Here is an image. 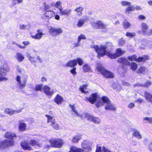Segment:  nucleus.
Wrapping results in <instances>:
<instances>
[{"mask_svg":"<svg viewBox=\"0 0 152 152\" xmlns=\"http://www.w3.org/2000/svg\"><path fill=\"white\" fill-rule=\"evenodd\" d=\"M104 104L102 101V102L101 100H99L95 104V106L97 107L98 108L100 106H102Z\"/></svg>","mask_w":152,"mask_h":152,"instance_id":"obj_47","label":"nucleus"},{"mask_svg":"<svg viewBox=\"0 0 152 152\" xmlns=\"http://www.w3.org/2000/svg\"><path fill=\"white\" fill-rule=\"evenodd\" d=\"M121 4L123 6H130L131 3L127 1H122L121 2Z\"/></svg>","mask_w":152,"mask_h":152,"instance_id":"obj_50","label":"nucleus"},{"mask_svg":"<svg viewBox=\"0 0 152 152\" xmlns=\"http://www.w3.org/2000/svg\"><path fill=\"white\" fill-rule=\"evenodd\" d=\"M81 135L79 134L75 135L72 138V142L74 143H78L79 140H80Z\"/></svg>","mask_w":152,"mask_h":152,"instance_id":"obj_27","label":"nucleus"},{"mask_svg":"<svg viewBox=\"0 0 152 152\" xmlns=\"http://www.w3.org/2000/svg\"><path fill=\"white\" fill-rule=\"evenodd\" d=\"M16 81L19 83V86L20 89L24 88L26 86L27 81L26 78H24L22 80V83L20 77L19 75H17L16 77Z\"/></svg>","mask_w":152,"mask_h":152,"instance_id":"obj_15","label":"nucleus"},{"mask_svg":"<svg viewBox=\"0 0 152 152\" xmlns=\"http://www.w3.org/2000/svg\"><path fill=\"white\" fill-rule=\"evenodd\" d=\"M85 22V20L83 19H79L77 23V26L79 27H80L82 26Z\"/></svg>","mask_w":152,"mask_h":152,"instance_id":"obj_40","label":"nucleus"},{"mask_svg":"<svg viewBox=\"0 0 152 152\" xmlns=\"http://www.w3.org/2000/svg\"><path fill=\"white\" fill-rule=\"evenodd\" d=\"M135 102H138L139 103H141L143 102V99L140 98H139L135 101Z\"/></svg>","mask_w":152,"mask_h":152,"instance_id":"obj_59","label":"nucleus"},{"mask_svg":"<svg viewBox=\"0 0 152 152\" xmlns=\"http://www.w3.org/2000/svg\"><path fill=\"white\" fill-rule=\"evenodd\" d=\"M101 100L104 104H106L111 103V101L109 98L106 96H103L101 98Z\"/></svg>","mask_w":152,"mask_h":152,"instance_id":"obj_29","label":"nucleus"},{"mask_svg":"<svg viewBox=\"0 0 152 152\" xmlns=\"http://www.w3.org/2000/svg\"><path fill=\"white\" fill-rule=\"evenodd\" d=\"M85 117L87 120L93 122L95 124H99L101 121L100 119L99 118L94 117L88 113L85 114Z\"/></svg>","mask_w":152,"mask_h":152,"instance_id":"obj_13","label":"nucleus"},{"mask_svg":"<svg viewBox=\"0 0 152 152\" xmlns=\"http://www.w3.org/2000/svg\"><path fill=\"white\" fill-rule=\"evenodd\" d=\"M131 26L130 23L127 21H124L123 23V26L124 28L125 29L128 28Z\"/></svg>","mask_w":152,"mask_h":152,"instance_id":"obj_39","label":"nucleus"},{"mask_svg":"<svg viewBox=\"0 0 152 152\" xmlns=\"http://www.w3.org/2000/svg\"><path fill=\"white\" fill-rule=\"evenodd\" d=\"M82 69L84 73L92 72L90 66L87 64H85L83 66Z\"/></svg>","mask_w":152,"mask_h":152,"instance_id":"obj_24","label":"nucleus"},{"mask_svg":"<svg viewBox=\"0 0 152 152\" xmlns=\"http://www.w3.org/2000/svg\"><path fill=\"white\" fill-rule=\"evenodd\" d=\"M98 94L94 93L91 94L89 97H86L85 100L86 102H88L91 104H94L96 101L97 99Z\"/></svg>","mask_w":152,"mask_h":152,"instance_id":"obj_14","label":"nucleus"},{"mask_svg":"<svg viewBox=\"0 0 152 152\" xmlns=\"http://www.w3.org/2000/svg\"><path fill=\"white\" fill-rule=\"evenodd\" d=\"M134 104L132 102L130 103L128 105V107L130 109H132L134 106Z\"/></svg>","mask_w":152,"mask_h":152,"instance_id":"obj_55","label":"nucleus"},{"mask_svg":"<svg viewBox=\"0 0 152 152\" xmlns=\"http://www.w3.org/2000/svg\"><path fill=\"white\" fill-rule=\"evenodd\" d=\"M152 82L149 80H147L145 83L143 84L142 87L148 88L152 84Z\"/></svg>","mask_w":152,"mask_h":152,"instance_id":"obj_46","label":"nucleus"},{"mask_svg":"<svg viewBox=\"0 0 152 152\" xmlns=\"http://www.w3.org/2000/svg\"><path fill=\"white\" fill-rule=\"evenodd\" d=\"M133 136H134L138 139L142 138V136L139 132L137 130H134L133 134Z\"/></svg>","mask_w":152,"mask_h":152,"instance_id":"obj_32","label":"nucleus"},{"mask_svg":"<svg viewBox=\"0 0 152 152\" xmlns=\"http://www.w3.org/2000/svg\"><path fill=\"white\" fill-rule=\"evenodd\" d=\"M22 43L24 45V46H25L26 45H28L30 44V42L29 41H23Z\"/></svg>","mask_w":152,"mask_h":152,"instance_id":"obj_57","label":"nucleus"},{"mask_svg":"<svg viewBox=\"0 0 152 152\" xmlns=\"http://www.w3.org/2000/svg\"><path fill=\"white\" fill-rule=\"evenodd\" d=\"M141 28L142 33L146 34L147 30L148 29V26L146 23H142L141 24Z\"/></svg>","mask_w":152,"mask_h":152,"instance_id":"obj_22","label":"nucleus"},{"mask_svg":"<svg viewBox=\"0 0 152 152\" xmlns=\"http://www.w3.org/2000/svg\"><path fill=\"white\" fill-rule=\"evenodd\" d=\"M102 147L100 146H97L96 149V152H102L101 151Z\"/></svg>","mask_w":152,"mask_h":152,"instance_id":"obj_54","label":"nucleus"},{"mask_svg":"<svg viewBox=\"0 0 152 152\" xmlns=\"http://www.w3.org/2000/svg\"><path fill=\"white\" fill-rule=\"evenodd\" d=\"M143 120L145 123H148L152 124V117H145L143 118Z\"/></svg>","mask_w":152,"mask_h":152,"instance_id":"obj_35","label":"nucleus"},{"mask_svg":"<svg viewBox=\"0 0 152 152\" xmlns=\"http://www.w3.org/2000/svg\"><path fill=\"white\" fill-rule=\"evenodd\" d=\"M17 58L19 62H21L24 59V57L21 54L19 53H16Z\"/></svg>","mask_w":152,"mask_h":152,"instance_id":"obj_34","label":"nucleus"},{"mask_svg":"<svg viewBox=\"0 0 152 152\" xmlns=\"http://www.w3.org/2000/svg\"><path fill=\"white\" fill-rule=\"evenodd\" d=\"M13 44H14L16 46H17L18 47H19L20 48L22 49H24L26 48V47L25 46H22L20 44H19L18 43H16L15 42H13L12 43Z\"/></svg>","mask_w":152,"mask_h":152,"instance_id":"obj_52","label":"nucleus"},{"mask_svg":"<svg viewBox=\"0 0 152 152\" xmlns=\"http://www.w3.org/2000/svg\"><path fill=\"white\" fill-rule=\"evenodd\" d=\"M105 109L106 110L115 111L116 110V107L113 104L110 103L106 104L105 107Z\"/></svg>","mask_w":152,"mask_h":152,"instance_id":"obj_26","label":"nucleus"},{"mask_svg":"<svg viewBox=\"0 0 152 152\" xmlns=\"http://www.w3.org/2000/svg\"><path fill=\"white\" fill-rule=\"evenodd\" d=\"M76 68L75 67H72V69H71L70 71V73L72 74L73 76H75L77 74V72L76 71Z\"/></svg>","mask_w":152,"mask_h":152,"instance_id":"obj_45","label":"nucleus"},{"mask_svg":"<svg viewBox=\"0 0 152 152\" xmlns=\"http://www.w3.org/2000/svg\"><path fill=\"white\" fill-rule=\"evenodd\" d=\"M69 152H83V151L81 148L73 146L70 148Z\"/></svg>","mask_w":152,"mask_h":152,"instance_id":"obj_30","label":"nucleus"},{"mask_svg":"<svg viewBox=\"0 0 152 152\" xmlns=\"http://www.w3.org/2000/svg\"><path fill=\"white\" fill-rule=\"evenodd\" d=\"M86 39V37L83 34L80 35L78 37V42H80L81 39Z\"/></svg>","mask_w":152,"mask_h":152,"instance_id":"obj_48","label":"nucleus"},{"mask_svg":"<svg viewBox=\"0 0 152 152\" xmlns=\"http://www.w3.org/2000/svg\"><path fill=\"white\" fill-rule=\"evenodd\" d=\"M145 70V68L144 66H141L138 69L137 71V73L138 74H141L144 73Z\"/></svg>","mask_w":152,"mask_h":152,"instance_id":"obj_38","label":"nucleus"},{"mask_svg":"<svg viewBox=\"0 0 152 152\" xmlns=\"http://www.w3.org/2000/svg\"><path fill=\"white\" fill-rule=\"evenodd\" d=\"M77 63L75 59H71L66 64L65 66L67 67L72 68L77 66Z\"/></svg>","mask_w":152,"mask_h":152,"instance_id":"obj_18","label":"nucleus"},{"mask_svg":"<svg viewBox=\"0 0 152 152\" xmlns=\"http://www.w3.org/2000/svg\"><path fill=\"white\" fill-rule=\"evenodd\" d=\"M43 92L47 96H51L54 93L53 89H51L50 87L47 85H45L43 88Z\"/></svg>","mask_w":152,"mask_h":152,"instance_id":"obj_16","label":"nucleus"},{"mask_svg":"<svg viewBox=\"0 0 152 152\" xmlns=\"http://www.w3.org/2000/svg\"><path fill=\"white\" fill-rule=\"evenodd\" d=\"M127 60L131 61H135L137 62V56L135 54L131 56H129L127 57Z\"/></svg>","mask_w":152,"mask_h":152,"instance_id":"obj_28","label":"nucleus"},{"mask_svg":"<svg viewBox=\"0 0 152 152\" xmlns=\"http://www.w3.org/2000/svg\"><path fill=\"white\" fill-rule=\"evenodd\" d=\"M148 149L150 151L152 152V142H151L148 145Z\"/></svg>","mask_w":152,"mask_h":152,"instance_id":"obj_60","label":"nucleus"},{"mask_svg":"<svg viewBox=\"0 0 152 152\" xmlns=\"http://www.w3.org/2000/svg\"><path fill=\"white\" fill-rule=\"evenodd\" d=\"M72 11L71 10H68L67 9L63 10L62 8H61L59 10V13L61 15H66L68 16L70 14Z\"/></svg>","mask_w":152,"mask_h":152,"instance_id":"obj_19","label":"nucleus"},{"mask_svg":"<svg viewBox=\"0 0 152 152\" xmlns=\"http://www.w3.org/2000/svg\"><path fill=\"white\" fill-rule=\"evenodd\" d=\"M63 29L61 28H50L49 31L50 34L53 36H56L63 33Z\"/></svg>","mask_w":152,"mask_h":152,"instance_id":"obj_12","label":"nucleus"},{"mask_svg":"<svg viewBox=\"0 0 152 152\" xmlns=\"http://www.w3.org/2000/svg\"><path fill=\"white\" fill-rule=\"evenodd\" d=\"M143 84H141L140 83H137L134 84V87H142Z\"/></svg>","mask_w":152,"mask_h":152,"instance_id":"obj_61","label":"nucleus"},{"mask_svg":"<svg viewBox=\"0 0 152 152\" xmlns=\"http://www.w3.org/2000/svg\"><path fill=\"white\" fill-rule=\"evenodd\" d=\"M117 62L119 64H121L124 66H130V68L133 71L136 70L137 68V64L134 62H130L125 57H121L118 58Z\"/></svg>","mask_w":152,"mask_h":152,"instance_id":"obj_4","label":"nucleus"},{"mask_svg":"<svg viewBox=\"0 0 152 152\" xmlns=\"http://www.w3.org/2000/svg\"><path fill=\"white\" fill-rule=\"evenodd\" d=\"M47 81V79L46 78L44 77H43L41 79V81L42 82H46Z\"/></svg>","mask_w":152,"mask_h":152,"instance_id":"obj_62","label":"nucleus"},{"mask_svg":"<svg viewBox=\"0 0 152 152\" xmlns=\"http://www.w3.org/2000/svg\"><path fill=\"white\" fill-rule=\"evenodd\" d=\"M113 46L112 43L110 42H107L106 43L105 45H101L99 46L98 45H95L92 48H94L97 54V57L100 58L101 57H103L105 55L108 57V55L107 54V53H110V51H107V49L108 48H111Z\"/></svg>","mask_w":152,"mask_h":152,"instance_id":"obj_3","label":"nucleus"},{"mask_svg":"<svg viewBox=\"0 0 152 152\" xmlns=\"http://www.w3.org/2000/svg\"><path fill=\"white\" fill-rule=\"evenodd\" d=\"M55 102L57 104H61L64 101L63 98L59 94H57L54 99Z\"/></svg>","mask_w":152,"mask_h":152,"instance_id":"obj_20","label":"nucleus"},{"mask_svg":"<svg viewBox=\"0 0 152 152\" xmlns=\"http://www.w3.org/2000/svg\"><path fill=\"white\" fill-rule=\"evenodd\" d=\"M135 10V7L133 5L129 6L126 9L125 13H129L130 11H133Z\"/></svg>","mask_w":152,"mask_h":152,"instance_id":"obj_36","label":"nucleus"},{"mask_svg":"<svg viewBox=\"0 0 152 152\" xmlns=\"http://www.w3.org/2000/svg\"><path fill=\"white\" fill-rule=\"evenodd\" d=\"M76 60L77 65L78 64L79 66H81L83 64V61L82 59L80 58H77L75 59Z\"/></svg>","mask_w":152,"mask_h":152,"instance_id":"obj_44","label":"nucleus"},{"mask_svg":"<svg viewBox=\"0 0 152 152\" xmlns=\"http://www.w3.org/2000/svg\"><path fill=\"white\" fill-rule=\"evenodd\" d=\"M83 8L82 7H79L75 9V11L79 13V15H80L82 14V11L83 10Z\"/></svg>","mask_w":152,"mask_h":152,"instance_id":"obj_41","label":"nucleus"},{"mask_svg":"<svg viewBox=\"0 0 152 152\" xmlns=\"http://www.w3.org/2000/svg\"><path fill=\"white\" fill-rule=\"evenodd\" d=\"M55 18L57 20H59L60 19V17L58 15H56L55 16Z\"/></svg>","mask_w":152,"mask_h":152,"instance_id":"obj_63","label":"nucleus"},{"mask_svg":"<svg viewBox=\"0 0 152 152\" xmlns=\"http://www.w3.org/2000/svg\"><path fill=\"white\" fill-rule=\"evenodd\" d=\"M125 41L124 40L123 38H121L118 41V44L119 45H123L125 43Z\"/></svg>","mask_w":152,"mask_h":152,"instance_id":"obj_51","label":"nucleus"},{"mask_svg":"<svg viewBox=\"0 0 152 152\" xmlns=\"http://www.w3.org/2000/svg\"><path fill=\"white\" fill-rule=\"evenodd\" d=\"M44 142H45V140L38 139L37 140L31 139L30 140L29 142L26 140L22 141L20 142V145L23 150L30 151L33 150L31 146H36L39 148L42 147L43 145Z\"/></svg>","mask_w":152,"mask_h":152,"instance_id":"obj_2","label":"nucleus"},{"mask_svg":"<svg viewBox=\"0 0 152 152\" xmlns=\"http://www.w3.org/2000/svg\"><path fill=\"white\" fill-rule=\"evenodd\" d=\"M43 4L44 5L43 8V11L45 12L44 13V15L43 17L44 18H46L48 19L51 18L53 17L55 14V12L52 10H49L50 8V6L46 4L45 2H44Z\"/></svg>","mask_w":152,"mask_h":152,"instance_id":"obj_7","label":"nucleus"},{"mask_svg":"<svg viewBox=\"0 0 152 152\" xmlns=\"http://www.w3.org/2000/svg\"><path fill=\"white\" fill-rule=\"evenodd\" d=\"M10 71V67L7 63H4L2 66L0 67V81L7 80V78L4 76L6 75L7 72Z\"/></svg>","mask_w":152,"mask_h":152,"instance_id":"obj_6","label":"nucleus"},{"mask_svg":"<svg viewBox=\"0 0 152 152\" xmlns=\"http://www.w3.org/2000/svg\"><path fill=\"white\" fill-rule=\"evenodd\" d=\"M92 26L96 29H106V25L100 20L93 22L92 24Z\"/></svg>","mask_w":152,"mask_h":152,"instance_id":"obj_11","label":"nucleus"},{"mask_svg":"<svg viewBox=\"0 0 152 152\" xmlns=\"http://www.w3.org/2000/svg\"><path fill=\"white\" fill-rule=\"evenodd\" d=\"M4 137L10 140L5 139L0 142V148L4 150L15 145V142L13 139L17 137L15 133L10 132H7L4 134Z\"/></svg>","mask_w":152,"mask_h":152,"instance_id":"obj_1","label":"nucleus"},{"mask_svg":"<svg viewBox=\"0 0 152 152\" xmlns=\"http://www.w3.org/2000/svg\"><path fill=\"white\" fill-rule=\"evenodd\" d=\"M45 116L47 118V123L51 122V125L54 129L58 130L60 129V126L55 121V119H53V117L47 114L45 115Z\"/></svg>","mask_w":152,"mask_h":152,"instance_id":"obj_10","label":"nucleus"},{"mask_svg":"<svg viewBox=\"0 0 152 152\" xmlns=\"http://www.w3.org/2000/svg\"><path fill=\"white\" fill-rule=\"evenodd\" d=\"M125 52V51L122 50V48H119L115 50V51L114 53H112L111 52L110 53L108 52L107 54L108 55V57L110 58L114 59L120 57L124 54Z\"/></svg>","mask_w":152,"mask_h":152,"instance_id":"obj_9","label":"nucleus"},{"mask_svg":"<svg viewBox=\"0 0 152 152\" xmlns=\"http://www.w3.org/2000/svg\"><path fill=\"white\" fill-rule=\"evenodd\" d=\"M56 7L59 10L61 8H62V7L60 4V2L59 1H58L56 2Z\"/></svg>","mask_w":152,"mask_h":152,"instance_id":"obj_53","label":"nucleus"},{"mask_svg":"<svg viewBox=\"0 0 152 152\" xmlns=\"http://www.w3.org/2000/svg\"><path fill=\"white\" fill-rule=\"evenodd\" d=\"M104 152H111L110 151H109L105 148L104 147H103Z\"/></svg>","mask_w":152,"mask_h":152,"instance_id":"obj_64","label":"nucleus"},{"mask_svg":"<svg viewBox=\"0 0 152 152\" xmlns=\"http://www.w3.org/2000/svg\"><path fill=\"white\" fill-rule=\"evenodd\" d=\"M42 87V85L41 84L37 85L34 88V91H41Z\"/></svg>","mask_w":152,"mask_h":152,"instance_id":"obj_37","label":"nucleus"},{"mask_svg":"<svg viewBox=\"0 0 152 152\" xmlns=\"http://www.w3.org/2000/svg\"><path fill=\"white\" fill-rule=\"evenodd\" d=\"M15 111V110L7 108L5 110L4 113H5L8 114L10 115H11L14 113Z\"/></svg>","mask_w":152,"mask_h":152,"instance_id":"obj_33","label":"nucleus"},{"mask_svg":"<svg viewBox=\"0 0 152 152\" xmlns=\"http://www.w3.org/2000/svg\"><path fill=\"white\" fill-rule=\"evenodd\" d=\"M71 108L72 109V110L74 113L76 115H78L79 114L75 110V107L74 105H70Z\"/></svg>","mask_w":152,"mask_h":152,"instance_id":"obj_49","label":"nucleus"},{"mask_svg":"<svg viewBox=\"0 0 152 152\" xmlns=\"http://www.w3.org/2000/svg\"><path fill=\"white\" fill-rule=\"evenodd\" d=\"M144 97L147 101L152 103V95L149 93L145 91L144 92Z\"/></svg>","mask_w":152,"mask_h":152,"instance_id":"obj_23","label":"nucleus"},{"mask_svg":"<svg viewBox=\"0 0 152 152\" xmlns=\"http://www.w3.org/2000/svg\"><path fill=\"white\" fill-rule=\"evenodd\" d=\"M29 60L32 63H36L37 62V60L40 61L41 59L39 58V56H37V58L35 57L30 56L29 58Z\"/></svg>","mask_w":152,"mask_h":152,"instance_id":"obj_31","label":"nucleus"},{"mask_svg":"<svg viewBox=\"0 0 152 152\" xmlns=\"http://www.w3.org/2000/svg\"><path fill=\"white\" fill-rule=\"evenodd\" d=\"M96 70L99 72L104 78L113 79L115 76L114 73L106 69L103 66L98 65L96 67Z\"/></svg>","mask_w":152,"mask_h":152,"instance_id":"obj_5","label":"nucleus"},{"mask_svg":"<svg viewBox=\"0 0 152 152\" xmlns=\"http://www.w3.org/2000/svg\"><path fill=\"white\" fill-rule=\"evenodd\" d=\"M88 86V85L86 84H83L79 88L80 90L82 93H85V91H84V89H86Z\"/></svg>","mask_w":152,"mask_h":152,"instance_id":"obj_42","label":"nucleus"},{"mask_svg":"<svg viewBox=\"0 0 152 152\" xmlns=\"http://www.w3.org/2000/svg\"><path fill=\"white\" fill-rule=\"evenodd\" d=\"M37 33L34 35H31V37L35 39L39 40L42 37L43 33L39 29L37 30Z\"/></svg>","mask_w":152,"mask_h":152,"instance_id":"obj_17","label":"nucleus"},{"mask_svg":"<svg viewBox=\"0 0 152 152\" xmlns=\"http://www.w3.org/2000/svg\"><path fill=\"white\" fill-rule=\"evenodd\" d=\"M26 124L23 122H21L20 123L19 125V130L20 132H23L26 129Z\"/></svg>","mask_w":152,"mask_h":152,"instance_id":"obj_25","label":"nucleus"},{"mask_svg":"<svg viewBox=\"0 0 152 152\" xmlns=\"http://www.w3.org/2000/svg\"><path fill=\"white\" fill-rule=\"evenodd\" d=\"M126 36L130 38L134 37L136 35V34L134 32L131 33L127 32L126 33Z\"/></svg>","mask_w":152,"mask_h":152,"instance_id":"obj_43","label":"nucleus"},{"mask_svg":"<svg viewBox=\"0 0 152 152\" xmlns=\"http://www.w3.org/2000/svg\"><path fill=\"white\" fill-rule=\"evenodd\" d=\"M26 25H24L23 24L20 25V29H26Z\"/></svg>","mask_w":152,"mask_h":152,"instance_id":"obj_58","label":"nucleus"},{"mask_svg":"<svg viewBox=\"0 0 152 152\" xmlns=\"http://www.w3.org/2000/svg\"><path fill=\"white\" fill-rule=\"evenodd\" d=\"M138 18L140 20H145L146 19V17L143 15H140L138 16Z\"/></svg>","mask_w":152,"mask_h":152,"instance_id":"obj_56","label":"nucleus"},{"mask_svg":"<svg viewBox=\"0 0 152 152\" xmlns=\"http://www.w3.org/2000/svg\"><path fill=\"white\" fill-rule=\"evenodd\" d=\"M148 59V56L146 55H143L142 56H139L137 58V62H145Z\"/></svg>","mask_w":152,"mask_h":152,"instance_id":"obj_21","label":"nucleus"},{"mask_svg":"<svg viewBox=\"0 0 152 152\" xmlns=\"http://www.w3.org/2000/svg\"><path fill=\"white\" fill-rule=\"evenodd\" d=\"M49 141L52 147L58 148H61L64 144L63 140L60 138H52Z\"/></svg>","mask_w":152,"mask_h":152,"instance_id":"obj_8","label":"nucleus"}]
</instances>
